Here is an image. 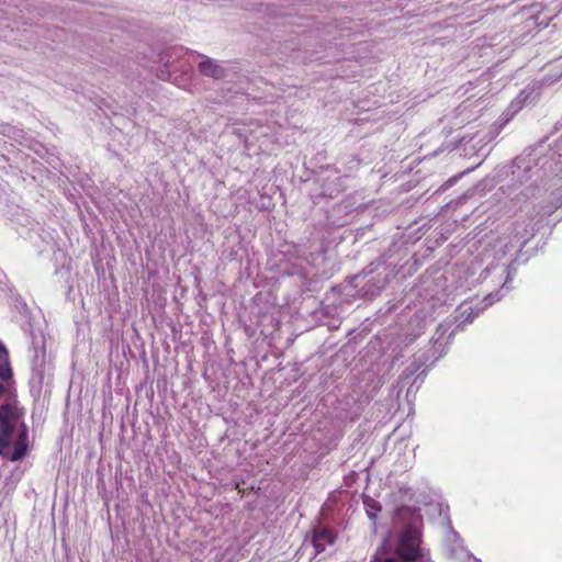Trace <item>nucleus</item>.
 <instances>
[{"label":"nucleus","mask_w":562,"mask_h":562,"mask_svg":"<svg viewBox=\"0 0 562 562\" xmlns=\"http://www.w3.org/2000/svg\"><path fill=\"white\" fill-rule=\"evenodd\" d=\"M535 7H536L535 4L529 5V11H530L531 9H535Z\"/></svg>","instance_id":"nucleus-13"},{"label":"nucleus","mask_w":562,"mask_h":562,"mask_svg":"<svg viewBox=\"0 0 562 562\" xmlns=\"http://www.w3.org/2000/svg\"><path fill=\"white\" fill-rule=\"evenodd\" d=\"M363 504H364L368 517L375 524V521L378 519V513H380L382 509L380 503L378 501L373 499L372 497H364Z\"/></svg>","instance_id":"nucleus-7"},{"label":"nucleus","mask_w":562,"mask_h":562,"mask_svg":"<svg viewBox=\"0 0 562 562\" xmlns=\"http://www.w3.org/2000/svg\"><path fill=\"white\" fill-rule=\"evenodd\" d=\"M396 551L403 561L411 562L419 559L422 552L418 531L412 527H407L401 536Z\"/></svg>","instance_id":"nucleus-2"},{"label":"nucleus","mask_w":562,"mask_h":562,"mask_svg":"<svg viewBox=\"0 0 562 562\" xmlns=\"http://www.w3.org/2000/svg\"><path fill=\"white\" fill-rule=\"evenodd\" d=\"M13 378L12 368L10 364L8 350L0 352V380L3 382H10Z\"/></svg>","instance_id":"nucleus-5"},{"label":"nucleus","mask_w":562,"mask_h":562,"mask_svg":"<svg viewBox=\"0 0 562 562\" xmlns=\"http://www.w3.org/2000/svg\"><path fill=\"white\" fill-rule=\"evenodd\" d=\"M336 533L333 529L327 527L315 528L313 530L312 543L316 553L323 552L327 546L335 542Z\"/></svg>","instance_id":"nucleus-4"},{"label":"nucleus","mask_w":562,"mask_h":562,"mask_svg":"<svg viewBox=\"0 0 562 562\" xmlns=\"http://www.w3.org/2000/svg\"><path fill=\"white\" fill-rule=\"evenodd\" d=\"M13 391V381L10 382H0V396L5 394H12Z\"/></svg>","instance_id":"nucleus-8"},{"label":"nucleus","mask_w":562,"mask_h":562,"mask_svg":"<svg viewBox=\"0 0 562 562\" xmlns=\"http://www.w3.org/2000/svg\"><path fill=\"white\" fill-rule=\"evenodd\" d=\"M2 350H7V348H5V347H4V345L0 341V352H1Z\"/></svg>","instance_id":"nucleus-12"},{"label":"nucleus","mask_w":562,"mask_h":562,"mask_svg":"<svg viewBox=\"0 0 562 562\" xmlns=\"http://www.w3.org/2000/svg\"><path fill=\"white\" fill-rule=\"evenodd\" d=\"M199 70L202 75L213 78H221L224 72L223 69L211 59L201 61L199 64Z\"/></svg>","instance_id":"nucleus-6"},{"label":"nucleus","mask_w":562,"mask_h":562,"mask_svg":"<svg viewBox=\"0 0 562 562\" xmlns=\"http://www.w3.org/2000/svg\"><path fill=\"white\" fill-rule=\"evenodd\" d=\"M19 414L15 405L5 403L0 406V456L10 461H19L26 456L29 447L27 429L23 425L12 443Z\"/></svg>","instance_id":"nucleus-1"},{"label":"nucleus","mask_w":562,"mask_h":562,"mask_svg":"<svg viewBox=\"0 0 562 562\" xmlns=\"http://www.w3.org/2000/svg\"><path fill=\"white\" fill-rule=\"evenodd\" d=\"M236 490H238V493L240 494V496L243 497L244 494H245V491L241 488L240 484L239 483H236Z\"/></svg>","instance_id":"nucleus-10"},{"label":"nucleus","mask_w":562,"mask_h":562,"mask_svg":"<svg viewBox=\"0 0 562 562\" xmlns=\"http://www.w3.org/2000/svg\"><path fill=\"white\" fill-rule=\"evenodd\" d=\"M550 189L548 202L541 205L539 210L541 216L548 217L562 206V183L558 186V183L554 182L550 186Z\"/></svg>","instance_id":"nucleus-3"},{"label":"nucleus","mask_w":562,"mask_h":562,"mask_svg":"<svg viewBox=\"0 0 562 562\" xmlns=\"http://www.w3.org/2000/svg\"><path fill=\"white\" fill-rule=\"evenodd\" d=\"M373 562H397L395 559L393 558H387V559H384V560H374Z\"/></svg>","instance_id":"nucleus-11"},{"label":"nucleus","mask_w":562,"mask_h":562,"mask_svg":"<svg viewBox=\"0 0 562 562\" xmlns=\"http://www.w3.org/2000/svg\"><path fill=\"white\" fill-rule=\"evenodd\" d=\"M236 490H238V493L240 494V496L243 497L244 494H245V491L241 488L240 484L239 483H236Z\"/></svg>","instance_id":"nucleus-9"}]
</instances>
